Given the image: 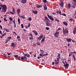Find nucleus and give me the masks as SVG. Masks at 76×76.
Returning a JSON list of instances; mask_svg holds the SVG:
<instances>
[{"label": "nucleus", "instance_id": "1", "mask_svg": "<svg viewBox=\"0 0 76 76\" xmlns=\"http://www.w3.org/2000/svg\"><path fill=\"white\" fill-rule=\"evenodd\" d=\"M63 34H66L67 33H69V30L67 29V28H66L64 29L63 28Z\"/></svg>", "mask_w": 76, "mask_h": 76}, {"label": "nucleus", "instance_id": "2", "mask_svg": "<svg viewBox=\"0 0 76 76\" xmlns=\"http://www.w3.org/2000/svg\"><path fill=\"white\" fill-rule=\"evenodd\" d=\"M0 6L1 7H2V9L3 10V9H4V12H6L7 9V8L6 5H3V4H1V5H0Z\"/></svg>", "mask_w": 76, "mask_h": 76}, {"label": "nucleus", "instance_id": "3", "mask_svg": "<svg viewBox=\"0 0 76 76\" xmlns=\"http://www.w3.org/2000/svg\"><path fill=\"white\" fill-rule=\"evenodd\" d=\"M47 15L49 19L52 21L54 20V19H53V17L51 15L50 16L48 13H47Z\"/></svg>", "mask_w": 76, "mask_h": 76}, {"label": "nucleus", "instance_id": "4", "mask_svg": "<svg viewBox=\"0 0 76 76\" xmlns=\"http://www.w3.org/2000/svg\"><path fill=\"white\" fill-rule=\"evenodd\" d=\"M43 35H42V34H41L40 36L37 38V39H38V40H39L40 41L41 40V39H42V38H43Z\"/></svg>", "mask_w": 76, "mask_h": 76}, {"label": "nucleus", "instance_id": "5", "mask_svg": "<svg viewBox=\"0 0 76 76\" xmlns=\"http://www.w3.org/2000/svg\"><path fill=\"white\" fill-rule=\"evenodd\" d=\"M43 8H44V10H47V5H46L45 4H43Z\"/></svg>", "mask_w": 76, "mask_h": 76}, {"label": "nucleus", "instance_id": "6", "mask_svg": "<svg viewBox=\"0 0 76 76\" xmlns=\"http://www.w3.org/2000/svg\"><path fill=\"white\" fill-rule=\"evenodd\" d=\"M66 42H71V41H72V40L70 38H66Z\"/></svg>", "mask_w": 76, "mask_h": 76}, {"label": "nucleus", "instance_id": "7", "mask_svg": "<svg viewBox=\"0 0 76 76\" xmlns=\"http://www.w3.org/2000/svg\"><path fill=\"white\" fill-rule=\"evenodd\" d=\"M59 32H56L55 34H54V37H56L57 38H58V35L59 34Z\"/></svg>", "mask_w": 76, "mask_h": 76}, {"label": "nucleus", "instance_id": "8", "mask_svg": "<svg viewBox=\"0 0 76 76\" xmlns=\"http://www.w3.org/2000/svg\"><path fill=\"white\" fill-rule=\"evenodd\" d=\"M33 33L34 34H35V35L37 36V35H38V32H37V31H36L35 30H34L33 31Z\"/></svg>", "mask_w": 76, "mask_h": 76}, {"label": "nucleus", "instance_id": "9", "mask_svg": "<svg viewBox=\"0 0 76 76\" xmlns=\"http://www.w3.org/2000/svg\"><path fill=\"white\" fill-rule=\"evenodd\" d=\"M59 6H61V7H63L64 6V2L63 1H61V3L59 4Z\"/></svg>", "mask_w": 76, "mask_h": 76}, {"label": "nucleus", "instance_id": "10", "mask_svg": "<svg viewBox=\"0 0 76 76\" xmlns=\"http://www.w3.org/2000/svg\"><path fill=\"white\" fill-rule=\"evenodd\" d=\"M21 12V9H18L17 10V14L18 15L19 13H20Z\"/></svg>", "mask_w": 76, "mask_h": 76}, {"label": "nucleus", "instance_id": "11", "mask_svg": "<svg viewBox=\"0 0 76 76\" xmlns=\"http://www.w3.org/2000/svg\"><path fill=\"white\" fill-rule=\"evenodd\" d=\"M21 3H22V4H25L26 3L27 1L26 0H22L20 1Z\"/></svg>", "mask_w": 76, "mask_h": 76}, {"label": "nucleus", "instance_id": "12", "mask_svg": "<svg viewBox=\"0 0 76 76\" xmlns=\"http://www.w3.org/2000/svg\"><path fill=\"white\" fill-rule=\"evenodd\" d=\"M42 7H43V5H39V4H38L36 6L37 8H42Z\"/></svg>", "mask_w": 76, "mask_h": 76}, {"label": "nucleus", "instance_id": "13", "mask_svg": "<svg viewBox=\"0 0 76 76\" xmlns=\"http://www.w3.org/2000/svg\"><path fill=\"white\" fill-rule=\"evenodd\" d=\"M46 26H47L50 27V23H49V22L47 21H46Z\"/></svg>", "mask_w": 76, "mask_h": 76}, {"label": "nucleus", "instance_id": "14", "mask_svg": "<svg viewBox=\"0 0 76 76\" xmlns=\"http://www.w3.org/2000/svg\"><path fill=\"white\" fill-rule=\"evenodd\" d=\"M20 58H21V59H22V60H23L24 59L26 60L27 59V58H26V57L25 56H22V57Z\"/></svg>", "mask_w": 76, "mask_h": 76}, {"label": "nucleus", "instance_id": "15", "mask_svg": "<svg viewBox=\"0 0 76 76\" xmlns=\"http://www.w3.org/2000/svg\"><path fill=\"white\" fill-rule=\"evenodd\" d=\"M16 45H15V43L14 42L11 43V47H13V48H15Z\"/></svg>", "mask_w": 76, "mask_h": 76}, {"label": "nucleus", "instance_id": "16", "mask_svg": "<svg viewBox=\"0 0 76 76\" xmlns=\"http://www.w3.org/2000/svg\"><path fill=\"white\" fill-rule=\"evenodd\" d=\"M31 26V23H28V26H25V28L26 29H28V28L30 27Z\"/></svg>", "mask_w": 76, "mask_h": 76}, {"label": "nucleus", "instance_id": "17", "mask_svg": "<svg viewBox=\"0 0 76 76\" xmlns=\"http://www.w3.org/2000/svg\"><path fill=\"white\" fill-rule=\"evenodd\" d=\"M74 34H76V27H75L74 28V31L73 32Z\"/></svg>", "mask_w": 76, "mask_h": 76}, {"label": "nucleus", "instance_id": "18", "mask_svg": "<svg viewBox=\"0 0 76 76\" xmlns=\"http://www.w3.org/2000/svg\"><path fill=\"white\" fill-rule=\"evenodd\" d=\"M56 62H55V64L56 65H57L59 64V61H56V60H54Z\"/></svg>", "mask_w": 76, "mask_h": 76}, {"label": "nucleus", "instance_id": "19", "mask_svg": "<svg viewBox=\"0 0 76 76\" xmlns=\"http://www.w3.org/2000/svg\"><path fill=\"white\" fill-rule=\"evenodd\" d=\"M32 12H33V13H34L35 14H36L38 13V12H37V11L35 10H33L32 11Z\"/></svg>", "mask_w": 76, "mask_h": 76}, {"label": "nucleus", "instance_id": "20", "mask_svg": "<svg viewBox=\"0 0 76 76\" xmlns=\"http://www.w3.org/2000/svg\"><path fill=\"white\" fill-rule=\"evenodd\" d=\"M44 18H45V20H47V21H50L49 19H48L47 17H44Z\"/></svg>", "mask_w": 76, "mask_h": 76}, {"label": "nucleus", "instance_id": "21", "mask_svg": "<svg viewBox=\"0 0 76 76\" xmlns=\"http://www.w3.org/2000/svg\"><path fill=\"white\" fill-rule=\"evenodd\" d=\"M23 15V16H22ZM22 16L20 15V17L21 18V19H24L26 18V17L24 16V15H22Z\"/></svg>", "mask_w": 76, "mask_h": 76}, {"label": "nucleus", "instance_id": "22", "mask_svg": "<svg viewBox=\"0 0 76 76\" xmlns=\"http://www.w3.org/2000/svg\"><path fill=\"white\" fill-rule=\"evenodd\" d=\"M63 23L64 25L65 26H68V24L67 23H66V22H63Z\"/></svg>", "mask_w": 76, "mask_h": 76}, {"label": "nucleus", "instance_id": "23", "mask_svg": "<svg viewBox=\"0 0 76 76\" xmlns=\"http://www.w3.org/2000/svg\"><path fill=\"white\" fill-rule=\"evenodd\" d=\"M14 56V57H15V58H19V59L20 58V57H18V55H15V56Z\"/></svg>", "mask_w": 76, "mask_h": 76}, {"label": "nucleus", "instance_id": "24", "mask_svg": "<svg viewBox=\"0 0 76 76\" xmlns=\"http://www.w3.org/2000/svg\"><path fill=\"white\" fill-rule=\"evenodd\" d=\"M75 6L76 5L74 4H72V8L74 9L75 8V7H76Z\"/></svg>", "mask_w": 76, "mask_h": 76}, {"label": "nucleus", "instance_id": "25", "mask_svg": "<svg viewBox=\"0 0 76 76\" xmlns=\"http://www.w3.org/2000/svg\"><path fill=\"white\" fill-rule=\"evenodd\" d=\"M69 64H64V66L68 67L69 66Z\"/></svg>", "mask_w": 76, "mask_h": 76}, {"label": "nucleus", "instance_id": "26", "mask_svg": "<svg viewBox=\"0 0 76 76\" xmlns=\"http://www.w3.org/2000/svg\"><path fill=\"white\" fill-rule=\"evenodd\" d=\"M18 22L20 24V23H21L20 20V18H18Z\"/></svg>", "mask_w": 76, "mask_h": 76}, {"label": "nucleus", "instance_id": "27", "mask_svg": "<svg viewBox=\"0 0 76 76\" xmlns=\"http://www.w3.org/2000/svg\"><path fill=\"white\" fill-rule=\"evenodd\" d=\"M29 40L31 41L34 39V38H33V37H30L29 38Z\"/></svg>", "mask_w": 76, "mask_h": 76}, {"label": "nucleus", "instance_id": "28", "mask_svg": "<svg viewBox=\"0 0 76 76\" xmlns=\"http://www.w3.org/2000/svg\"><path fill=\"white\" fill-rule=\"evenodd\" d=\"M42 2L44 3H47V1L46 0H42Z\"/></svg>", "mask_w": 76, "mask_h": 76}, {"label": "nucleus", "instance_id": "29", "mask_svg": "<svg viewBox=\"0 0 76 76\" xmlns=\"http://www.w3.org/2000/svg\"><path fill=\"white\" fill-rule=\"evenodd\" d=\"M73 1L74 4H75V5H76V0H72Z\"/></svg>", "mask_w": 76, "mask_h": 76}, {"label": "nucleus", "instance_id": "30", "mask_svg": "<svg viewBox=\"0 0 76 76\" xmlns=\"http://www.w3.org/2000/svg\"><path fill=\"white\" fill-rule=\"evenodd\" d=\"M40 52H42L41 54H43V53L44 52V50H42L41 49H40Z\"/></svg>", "mask_w": 76, "mask_h": 76}, {"label": "nucleus", "instance_id": "31", "mask_svg": "<svg viewBox=\"0 0 76 76\" xmlns=\"http://www.w3.org/2000/svg\"><path fill=\"white\" fill-rule=\"evenodd\" d=\"M68 7L69 9H70L71 7V4L70 3L68 4Z\"/></svg>", "mask_w": 76, "mask_h": 76}, {"label": "nucleus", "instance_id": "32", "mask_svg": "<svg viewBox=\"0 0 76 76\" xmlns=\"http://www.w3.org/2000/svg\"><path fill=\"white\" fill-rule=\"evenodd\" d=\"M63 61H62V62H63V64H65V63L64 62V61H66V60L65 59H63Z\"/></svg>", "mask_w": 76, "mask_h": 76}, {"label": "nucleus", "instance_id": "33", "mask_svg": "<svg viewBox=\"0 0 76 76\" xmlns=\"http://www.w3.org/2000/svg\"><path fill=\"white\" fill-rule=\"evenodd\" d=\"M45 37H44L42 39V40H41L42 42H43L45 40Z\"/></svg>", "mask_w": 76, "mask_h": 76}, {"label": "nucleus", "instance_id": "34", "mask_svg": "<svg viewBox=\"0 0 76 76\" xmlns=\"http://www.w3.org/2000/svg\"><path fill=\"white\" fill-rule=\"evenodd\" d=\"M61 56V54L60 53H58V56L57 57H58V58H60V56Z\"/></svg>", "mask_w": 76, "mask_h": 76}, {"label": "nucleus", "instance_id": "35", "mask_svg": "<svg viewBox=\"0 0 76 76\" xmlns=\"http://www.w3.org/2000/svg\"><path fill=\"white\" fill-rule=\"evenodd\" d=\"M60 15H62L64 16H66V14H65V13H63V14H61Z\"/></svg>", "mask_w": 76, "mask_h": 76}, {"label": "nucleus", "instance_id": "36", "mask_svg": "<svg viewBox=\"0 0 76 76\" xmlns=\"http://www.w3.org/2000/svg\"><path fill=\"white\" fill-rule=\"evenodd\" d=\"M10 40V39H7V40H6V42H5V43H7V42Z\"/></svg>", "mask_w": 76, "mask_h": 76}, {"label": "nucleus", "instance_id": "37", "mask_svg": "<svg viewBox=\"0 0 76 76\" xmlns=\"http://www.w3.org/2000/svg\"><path fill=\"white\" fill-rule=\"evenodd\" d=\"M36 44L39 45H40V42H36Z\"/></svg>", "mask_w": 76, "mask_h": 76}, {"label": "nucleus", "instance_id": "38", "mask_svg": "<svg viewBox=\"0 0 76 76\" xmlns=\"http://www.w3.org/2000/svg\"><path fill=\"white\" fill-rule=\"evenodd\" d=\"M54 20L58 22H60V20H58V19L57 18H56V19H55V20Z\"/></svg>", "mask_w": 76, "mask_h": 76}, {"label": "nucleus", "instance_id": "39", "mask_svg": "<svg viewBox=\"0 0 76 76\" xmlns=\"http://www.w3.org/2000/svg\"><path fill=\"white\" fill-rule=\"evenodd\" d=\"M50 28L49 27H46L45 29L47 30H49Z\"/></svg>", "mask_w": 76, "mask_h": 76}, {"label": "nucleus", "instance_id": "40", "mask_svg": "<svg viewBox=\"0 0 76 76\" xmlns=\"http://www.w3.org/2000/svg\"><path fill=\"white\" fill-rule=\"evenodd\" d=\"M9 20H10L11 21H13V19L12 18L10 17L9 18Z\"/></svg>", "mask_w": 76, "mask_h": 76}, {"label": "nucleus", "instance_id": "41", "mask_svg": "<svg viewBox=\"0 0 76 76\" xmlns=\"http://www.w3.org/2000/svg\"><path fill=\"white\" fill-rule=\"evenodd\" d=\"M29 36L31 37H33V35L31 34H29Z\"/></svg>", "mask_w": 76, "mask_h": 76}, {"label": "nucleus", "instance_id": "42", "mask_svg": "<svg viewBox=\"0 0 76 76\" xmlns=\"http://www.w3.org/2000/svg\"><path fill=\"white\" fill-rule=\"evenodd\" d=\"M12 39V37H8V38L7 39H8L9 40H10V39Z\"/></svg>", "mask_w": 76, "mask_h": 76}, {"label": "nucleus", "instance_id": "43", "mask_svg": "<svg viewBox=\"0 0 76 76\" xmlns=\"http://www.w3.org/2000/svg\"><path fill=\"white\" fill-rule=\"evenodd\" d=\"M6 35V33H4V34H2V35H1V36L4 37V36H5Z\"/></svg>", "mask_w": 76, "mask_h": 76}, {"label": "nucleus", "instance_id": "44", "mask_svg": "<svg viewBox=\"0 0 76 76\" xmlns=\"http://www.w3.org/2000/svg\"><path fill=\"white\" fill-rule=\"evenodd\" d=\"M21 28H23V24H21Z\"/></svg>", "mask_w": 76, "mask_h": 76}, {"label": "nucleus", "instance_id": "45", "mask_svg": "<svg viewBox=\"0 0 76 76\" xmlns=\"http://www.w3.org/2000/svg\"><path fill=\"white\" fill-rule=\"evenodd\" d=\"M26 56L27 57H28V58H29L30 57V55H29V54H28V55H26V56Z\"/></svg>", "mask_w": 76, "mask_h": 76}, {"label": "nucleus", "instance_id": "46", "mask_svg": "<svg viewBox=\"0 0 76 76\" xmlns=\"http://www.w3.org/2000/svg\"><path fill=\"white\" fill-rule=\"evenodd\" d=\"M28 21H31V18H28Z\"/></svg>", "mask_w": 76, "mask_h": 76}, {"label": "nucleus", "instance_id": "47", "mask_svg": "<svg viewBox=\"0 0 76 76\" xmlns=\"http://www.w3.org/2000/svg\"><path fill=\"white\" fill-rule=\"evenodd\" d=\"M4 21H6V22H7L8 21V20H6V18H4Z\"/></svg>", "mask_w": 76, "mask_h": 76}, {"label": "nucleus", "instance_id": "48", "mask_svg": "<svg viewBox=\"0 0 76 76\" xmlns=\"http://www.w3.org/2000/svg\"><path fill=\"white\" fill-rule=\"evenodd\" d=\"M5 31H6L7 32H9V29H6L5 30Z\"/></svg>", "mask_w": 76, "mask_h": 76}, {"label": "nucleus", "instance_id": "49", "mask_svg": "<svg viewBox=\"0 0 76 76\" xmlns=\"http://www.w3.org/2000/svg\"><path fill=\"white\" fill-rule=\"evenodd\" d=\"M20 37H19L18 35L17 36V39H20Z\"/></svg>", "mask_w": 76, "mask_h": 76}, {"label": "nucleus", "instance_id": "50", "mask_svg": "<svg viewBox=\"0 0 76 76\" xmlns=\"http://www.w3.org/2000/svg\"><path fill=\"white\" fill-rule=\"evenodd\" d=\"M72 53H69V57H70L71 55H72Z\"/></svg>", "mask_w": 76, "mask_h": 76}, {"label": "nucleus", "instance_id": "51", "mask_svg": "<svg viewBox=\"0 0 76 76\" xmlns=\"http://www.w3.org/2000/svg\"><path fill=\"white\" fill-rule=\"evenodd\" d=\"M10 14H11L12 15H14V13L13 12H12L11 11H10Z\"/></svg>", "mask_w": 76, "mask_h": 76}, {"label": "nucleus", "instance_id": "52", "mask_svg": "<svg viewBox=\"0 0 76 76\" xmlns=\"http://www.w3.org/2000/svg\"><path fill=\"white\" fill-rule=\"evenodd\" d=\"M73 58L74 59V61H76V58L75 57H73Z\"/></svg>", "mask_w": 76, "mask_h": 76}, {"label": "nucleus", "instance_id": "53", "mask_svg": "<svg viewBox=\"0 0 76 76\" xmlns=\"http://www.w3.org/2000/svg\"><path fill=\"white\" fill-rule=\"evenodd\" d=\"M60 12L58 10H57V11H56V13H57V14H58V12Z\"/></svg>", "mask_w": 76, "mask_h": 76}, {"label": "nucleus", "instance_id": "54", "mask_svg": "<svg viewBox=\"0 0 76 76\" xmlns=\"http://www.w3.org/2000/svg\"><path fill=\"white\" fill-rule=\"evenodd\" d=\"M57 60H56V61H59V60H60V58H57Z\"/></svg>", "mask_w": 76, "mask_h": 76}, {"label": "nucleus", "instance_id": "55", "mask_svg": "<svg viewBox=\"0 0 76 76\" xmlns=\"http://www.w3.org/2000/svg\"><path fill=\"white\" fill-rule=\"evenodd\" d=\"M57 30H61V27H59L58 28V29H57Z\"/></svg>", "mask_w": 76, "mask_h": 76}, {"label": "nucleus", "instance_id": "56", "mask_svg": "<svg viewBox=\"0 0 76 76\" xmlns=\"http://www.w3.org/2000/svg\"><path fill=\"white\" fill-rule=\"evenodd\" d=\"M13 33L15 34V35H16V36H17V35L18 34L17 33H16L15 32H13Z\"/></svg>", "mask_w": 76, "mask_h": 76}, {"label": "nucleus", "instance_id": "57", "mask_svg": "<svg viewBox=\"0 0 76 76\" xmlns=\"http://www.w3.org/2000/svg\"><path fill=\"white\" fill-rule=\"evenodd\" d=\"M72 18L69 19V21H70V22H72Z\"/></svg>", "mask_w": 76, "mask_h": 76}, {"label": "nucleus", "instance_id": "58", "mask_svg": "<svg viewBox=\"0 0 76 76\" xmlns=\"http://www.w3.org/2000/svg\"><path fill=\"white\" fill-rule=\"evenodd\" d=\"M13 12L14 13H15V9H14V8L13 9Z\"/></svg>", "mask_w": 76, "mask_h": 76}, {"label": "nucleus", "instance_id": "59", "mask_svg": "<svg viewBox=\"0 0 76 76\" xmlns=\"http://www.w3.org/2000/svg\"><path fill=\"white\" fill-rule=\"evenodd\" d=\"M58 13H59V14H61V11H59V12H58Z\"/></svg>", "mask_w": 76, "mask_h": 76}, {"label": "nucleus", "instance_id": "60", "mask_svg": "<svg viewBox=\"0 0 76 76\" xmlns=\"http://www.w3.org/2000/svg\"><path fill=\"white\" fill-rule=\"evenodd\" d=\"M11 54H12L11 53H7V54H8V55H10Z\"/></svg>", "mask_w": 76, "mask_h": 76}, {"label": "nucleus", "instance_id": "61", "mask_svg": "<svg viewBox=\"0 0 76 76\" xmlns=\"http://www.w3.org/2000/svg\"><path fill=\"white\" fill-rule=\"evenodd\" d=\"M13 23L15 24V20H13Z\"/></svg>", "mask_w": 76, "mask_h": 76}, {"label": "nucleus", "instance_id": "62", "mask_svg": "<svg viewBox=\"0 0 76 76\" xmlns=\"http://www.w3.org/2000/svg\"><path fill=\"white\" fill-rule=\"evenodd\" d=\"M16 27V24H14V28H15Z\"/></svg>", "mask_w": 76, "mask_h": 76}, {"label": "nucleus", "instance_id": "63", "mask_svg": "<svg viewBox=\"0 0 76 76\" xmlns=\"http://www.w3.org/2000/svg\"><path fill=\"white\" fill-rule=\"evenodd\" d=\"M52 15H56V13H55V12H52Z\"/></svg>", "mask_w": 76, "mask_h": 76}, {"label": "nucleus", "instance_id": "64", "mask_svg": "<svg viewBox=\"0 0 76 76\" xmlns=\"http://www.w3.org/2000/svg\"><path fill=\"white\" fill-rule=\"evenodd\" d=\"M72 42H76L75 41H74L73 40H72Z\"/></svg>", "mask_w": 76, "mask_h": 76}]
</instances>
